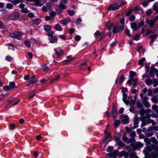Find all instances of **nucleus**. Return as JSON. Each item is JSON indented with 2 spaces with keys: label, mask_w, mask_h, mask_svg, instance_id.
Instances as JSON below:
<instances>
[{
  "label": "nucleus",
  "mask_w": 158,
  "mask_h": 158,
  "mask_svg": "<svg viewBox=\"0 0 158 158\" xmlns=\"http://www.w3.org/2000/svg\"><path fill=\"white\" fill-rule=\"evenodd\" d=\"M142 111H143L144 113H150L151 112V110L150 109H148L146 110H143Z\"/></svg>",
  "instance_id": "56"
},
{
  "label": "nucleus",
  "mask_w": 158,
  "mask_h": 158,
  "mask_svg": "<svg viewBox=\"0 0 158 158\" xmlns=\"http://www.w3.org/2000/svg\"><path fill=\"white\" fill-rule=\"evenodd\" d=\"M23 35V33L19 31H15L13 34H11L10 35L11 37L19 40L21 39V37Z\"/></svg>",
  "instance_id": "2"
},
{
  "label": "nucleus",
  "mask_w": 158,
  "mask_h": 158,
  "mask_svg": "<svg viewBox=\"0 0 158 158\" xmlns=\"http://www.w3.org/2000/svg\"><path fill=\"white\" fill-rule=\"evenodd\" d=\"M148 97L147 96H145L144 97H143L142 98V100L143 102H146L148 100Z\"/></svg>",
  "instance_id": "50"
},
{
  "label": "nucleus",
  "mask_w": 158,
  "mask_h": 158,
  "mask_svg": "<svg viewBox=\"0 0 158 158\" xmlns=\"http://www.w3.org/2000/svg\"><path fill=\"white\" fill-rule=\"evenodd\" d=\"M125 35H127L129 37H130V36H131V35L130 34V32L129 30L127 29H126V31H125Z\"/></svg>",
  "instance_id": "30"
},
{
  "label": "nucleus",
  "mask_w": 158,
  "mask_h": 158,
  "mask_svg": "<svg viewBox=\"0 0 158 158\" xmlns=\"http://www.w3.org/2000/svg\"><path fill=\"white\" fill-rule=\"evenodd\" d=\"M157 37V35H152L150 36L149 38L152 39V40L150 42L151 45L153 42L156 39Z\"/></svg>",
  "instance_id": "13"
},
{
  "label": "nucleus",
  "mask_w": 158,
  "mask_h": 158,
  "mask_svg": "<svg viewBox=\"0 0 158 158\" xmlns=\"http://www.w3.org/2000/svg\"><path fill=\"white\" fill-rule=\"evenodd\" d=\"M120 123V121L119 120H115L114 123V125L115 127H117L119 125Z\"/></svg>",
  "instance_id": "31"
},
{
  "label": "nucleus",
  "mask_w": 158,
  "mask_h": 158,
  "mask_svg": "<svg viewBox=\"0 0 158 158\" xmlns=\"http://www.w3.org/2000/svg\"><path fill=\"white\" fill-rule=\"evenodd\" d=\"M122 139L123 140L126 142H127L128 143V139L124 135Z\"/></svg>",
  "instance_id": "45"
},
{
  "label": "nucleus",
  "mask_w": 158,
  "mask_h": 158,
  "mask_svg": "<svg viewBox=\"0 0 158 158\" xmlns=\"http://www.w3.org/2000/svg\"><path fill=\"white\" fill-rule=\"evenodd\" d=\"M19 14L18 13H15L9 15L8 17L11 20H15L17 19L19 17Z\"/></svg>",
  "instance_id": "5"
},
{
  "label": "nucleus",
  "mask_w": 158,
  "mask_h": 158,
  "mask_svg": "<svg viewBox=\"0 0 158 158\" xmlns=\"http://www.w3.org/2000/svg\"><path fill=\"white\" fill-rule=\"evenodd\" d=\"M152 83H153V86L154 87L157 86L158 85L157 80L156 79L153 78L152 79Z\"/></svg>",
  "instance_id": "21"
},
{
  "label": "nucleus",
  "mask_w": 158,
  "mask_h": 158,
  "mask_svg": "<svg viewBox=\"0 0 158 158\" xmlns=\"http://www.w3.org/2000/svg\"><path fill=\"white\" fill-rule=\"evenodd\" d=\"M21 11L24 13H27L29 12L27 10L26 8H24L21 10Z\"/></svg>",
  "instance_id": "40"
},
{
  "label": "nucleus",
  "mask_w": 158,
  "mask_h": 158,
  "mask_svg": "<svg viewBox=\"0 0 158 158\" xmlns=\"http://www.w3.org/2000/svg\"><path fill=\"white\" fill-rule=\"evenodd\" d=\"M27 55L29 56L30 59H31L33 57V55L31 52H28L27 53Z\"/></svg>",
  "instance_id": "59"
},
{
  "label": "nucleus",
  "mask_w": 158,
  "mask_h": 158,
  "mask_svg": "<svg viewBox=\"0 0 158 158\" xmlns=\"http://www.w3.org/2000/svg\"><path fill=\"white\" fill-rule=\"evenodd\" d=\"M152 80L148 79L145 80L146 84L148 86L151 85L152 83Z\"/></svg>",
  "instance_id": "16"
},
{
  "label": "nucleus",
  "mask_w": 158,
  "mask_h": 158,
  "mask_svg": "<svg viewBox=\"0 0 158 158\" xmlns=\"http://www.w3.org/2000/svg\"><path fill=\"white\" fill-rule=\"evenodd\" d=\"M145 59L143 57L140 60H139V61L138 64L139 65H140L141 66H143V62L145 61Z\"/></svg>",
  "instance_id": "18"
},
{
  "label": "nucleus",
  "mask_w": 158,
  "mask_h": 158,
  "mask_svg": "<svg viewBox=\"0 0 158 158\" xmlns=\"http://www.w3.org/2000/svg\"><path fill=\"white\" fill-rule=\"evenodd\" d=\"M57 1V0H49V4L50 5L52 4V5H54V4H53L54 2H56Z\"/></svg>",
  "instance_id": "41"
},
{
  "label": "nucleus",
  "mask_w": 158,
  "mask_h": 158,
  "mask_svg": "<svg viewBox=\"0 0 158 158\" xmlns=\"http://www.w3.org/2000/svg\"><path fill=\"white\" fill-rule=\"evenodd\" d=\"M140 35L136 34L133 37L134 40H138L140 39Z\"/></svg>",
  "instance_id": "27"
},
{
  "label": "nucleus",
  "mask_w": 158,
  "mask_h": 158,
  "mask_svg": "<svg viewBox=\"0 0 158 158\" xmlns=\"http://www.w3.org/2000/svg\"><path fill=\"white\" fill-rule=\"evenodd\" d=\"M135 17L134 15H131L129 18V20L131 21H132L135 20Z\"/></svg>",
  "instance_id": "49"
},
{
  "label": "nucleus",
  "mask_w": 158,
  "mask_h": 158,
  "mask_svg": "<svg viewBox=\"0 0 158 158\" xmlns=\"http://www.w3.org/2000/svg\"><path fill=\"white\" fill-rule=\"evenodd\" d=\"M25 45L28 48H29L31 46V42L30 40H26L24 41Z\"/></svg>",
  "instance_id": "23"
},
{
  "label": "nucleus",
  "mask_w": 158,
  "mask_h": 158,
  "mask_svg": "<svg viewBox=\"0 0 158 158\" xmlns=\"http://www.w3.org/2000/svg\"><path fill=\"white\" fill-rule=\"evenodd\" d=\"M124 79V77L122 75L121 76L119 79V84H121L123 81Z\"/></svg>",
  "instance_id": "42"
},
{
  "label": "nucleus",
  "mask_w": 158,
  "mask_h": 158,
  "mask_svg": "<svg viewBox=\"0 0 158 158\" xmlns=\"http://www.w3.org/2000/svg\"><path fill=\"white\" fill-rule=\"evenodd\" d=\"M152 101L154 103H157L158 102V99L156 96H155L151 99Z\"/></svg>",
  "instance_id": "22"
},
{
  "label": "nucleus",
  "mask_w": 158,
  "mask_h": 158,
  "mask_svg": "<svg viewBox=\"0 0 158 158\" xmlns=\"http://www.w3.org/2000/svg\"><path fill=\"white\" fill-rule=\"evenodd\" d=\"M153 9L156 12L158 13V5H154L153 6Z\"/></svg>",
  "instance_id": "28"
},
{
  "label": "nucleus",
  "mask_w": 158,
  "mask_h": 158,
  "mask_svg": "<svg viewBox=\"0 0 158 158\" xmlns=\"http://www.w3.org/2000/svg\"><path fill=\"white\" fill-rule=\"evenodd\" d=\"M68 14L71 15H73L74 13V12L73 10H67Z\"/></svg>",
  "instance_id": "47"
},
{
  "label": "nucleus",
  "mask_w": 158,
  "mask_h": 158,
  "mask_svg": "<svg viewBox=\"0 0 158 158\" xmlns=\"http://www.w3.org/2000/svg\"><path fill=\"white\" fill-rule=\"evenodd\" d=\"M122 92L124 93L127 91V88L123 87L122 88Z\"/></svg>",
  "instance_id": "62"
},
{
  "label": "nucleus",
  "mask_w": 158,
  "mask_h": 158,
  "mask_svg": "<svg viewBox=\"0 0 158 158\" xmlns=\"http://www.w3.org/2000/svg\"><path fill=\"white\" fill-rule=\"evenodd\" d=\"M33 2H35V5L37 6H42L43 5L41 3V0H33Z\"/></svg>",
  "instance_id": "12"
},
{
  "label": "nucleus",
  "mask_w": 158,
  "mask_h": 158,
  "mask_svg": "<svg viewBox=\"0 0 158 158\" xmlns=\"http://www.w3.org/2000/svg\"><path fill=\"white\" fill-rule=\"evenodd\" d=\"M146 22L148 24L150 27L151 28H153L155 26V21H154L153 20L147 19L146 20Z\"/></svg>",
  "instance_id": "8"
},
{
  "label": "nucleus",
  "mask_w": 158,
  "mask_h": 158,
  "mask_svg": "<svg viewBox=\"0 0 158 158\" xmlns=\"http://www.w3.org/2000/svg\"><path fill=\"white\" fill-rule=\"evenodd\" d=\"M152 12V11L151 9H149L146 12V15L149 16Z\"/></svg>",
  "instance_id": "35"
},
{
  "label": "nucleus",
  "mask_w": 158,
  "mask_h": 158,
  "mask_svg": "<svg viewBox=\"0 0 158 158\" xmlns=\"http://www.w3.org/2000/svg\"><path fill=\"white\" fill-rule=\"evenodd\" d=\"M113 150V148L112 146H110L107 149V151L108 152H111Z\"/></svg>",
  "instance_id": "48"
},
{
  "label": "nucleus",
  "mask_w": 158,
  "mask_h": 158,
  "mask_svg": "<svg viewBox=\"0 0 158 158\" xmlns=\"http://www.w3.org/2000/svg\"><path fill=\"white\" fill-rule=\"evenodd\" d=\"M35 92H32L31 93L30 95H29V98H33V97H34L35 95Z\"/></svg>",
  "instance_id": "43"
},
{
  "label": "nucleus",
  "mask_w": 158,
  "mask_h": 158,
  "mask_svg": "<svg viewBox=\"0 0 158 158\" xmlns=\"http://www.w3.org/2000/svg\"><path fill=\"white\" fill-rule=\"evenodd\" d=\"M120 6L116 5V3H114L110 5L108 8L109 10H112L113 11L118 10Z\"/></svg>",
  "instance_id": "4"
},
{
  "label": "nucleus",
  "mask_w": 158,
  "mask_h": 158,
  "mask_svg": "<svg viewBox=\"0 0 158 158\" xmlns=\"http://www.w3.org/2000/svg\"><path fill=\"white\" fill-rule=\"evenodd\" d=\"M48 32V35L49 36L52 37L53 34V32L51 30H50Z\"/></svg>",
  "instance_id": "51"
},
{
  "label": "nucleus",
  "mask_w": 158,
  "mask_h": 158,
  "mask_svg": "<svg viewBox=\"0 0 158 158\" xmlns=\"http://www.w3.org/2000/svg\"><path fill=\"white\" fill-rule=\"evenodd\" d=\"M128 117L126 115H123L122 116V121L125 124H127L128 123Z\"/></svg>",
  "instance_id": "7"
},
{
  "label": "nucleus",
  "mask_w": 158,
  "mask_h": 158,
  "mask_svg": "<svg viewBox=\"0 0 158 158\" xmlns=\"http://www.w3.org/2000/svg\"><path fill=\"white\" fill-rule=\"evenodd\" d=\"M42 10L43 11L46 12L47 11V9L45 6H43L42 7Z\"/></svg>",
  "instance_id": "64"
},
{
  "label": "nucleus",
  "mask_w": 158,
  "mask_h": 158,
  "mask_svg": "<svg viewBox=\"0 0 158 158\" xmlns=\"http://www.w3.org/2000/svg\"><path fill=\"white\" fill-rule=\"evenodd\" d=\"M70 21L69 18H67L62 20L61 21V23L64 26L66 25Z\"/></svg>",
  "instance_id": "11"
},
{
  "label": "nucleus",
  "mask_w": 158,
  "mask_h": 158,
  "mask_svg": "<svg viewBox=\"0 0 158 158\" xmlns=\"http://www.w3.org/2000/svg\"><path fill=\"white\" fill-rule=\"evenodd\" d=\"M33 23L36 25H38L40 22V20L39 19H35L33 21Z\"/></svg>",
  "instance_id": "29"
},
{
  "label": "nucleus",
  "mask_w": 158,
  "mask_h": 158,
  "mask_svg": "<svg viewBox=\"0 0 158 158\" xmlns=\"http://www.w3.org/2000/svg\"><path fill=\"white\" fill-rule=\"evenodd\" d=\"M57 37L56 36H54L52 37L50 39V42L51 43L56 42L57 41Z\"/></svg>",
  "instance_id": "17"
},
{
  "label": "nucleus",
  "mask_w": 158,
  "mask_h": 158,
  "mask_svg": "<svg viewBox=\"0 0 158 158\" xmlns=\"http://www.w3.org/2000/svg\"><path fill=\"white\" fill-rule=\"evenodd\" d=\"M35 76L33 75L32 77L30 78L29 80L30 84H33L37 82V80L35 79Z\"/></svg>",
  "instance_id": "10"
},
{
  "label": "nucleus",
  "mask_w": 158,
  "mask_h": 158,
  "mask_svg": "<svg viewBox=\"0 0 158 158\" xmlns=\"http://www.w3.org/2000/svg\"><path fill=\"white\" fill-rule=\"evenodd\" d=\"M81 21L82 20L80 18H78L76 21V23L77 24H80Z\"/></svg>",
  "instance_id": "61"
},
{
  "label": "nucleus",
  "mask_w": 158,
  "mask_h": 158,
  "mask_svg": "<svg viewBox=\"0 0 158 158\" xmlns=\"http://www.w3.org/2000/svg\"><path fill=\"white\" fill-rule=\"evenodd\" d=\"M3 89L5 91H7L8 90H11V89L9 86H6L3 87Z\"/></svg>",
  "instance_id": "37"
},
{
  "label": "nucleus",
  "mask_w": 158,
  "mask_h": 158,
  "mask_svg": "<svg viewBox=\"0 0 158 158\" xmlns=\"http://www.w3.org/2000/svg\"><path fill=\"white\" fill-rule=\"evenodd\" d=\"M44 28L45 31L48 32L51 30V27L49 25H45L44 26Z\"/></svg>",
  "instance_id": "15"
},
{
  "label": "nucleus",
  "mask_w": 158,
  "mask_h": 158,
  "mask_svg": "<svg viewBox=\"0 0 158 158\" xmlns=\"http://www.w3.org/2000/svg\"><path fill=\"white\" fill-rule=\"evenodd\" d=\"M130 77L131 78H132L133 77L136 75L135 72L133 71H130Z\"/></svg>",
  "instance_id": "33"
},
{
  "label": "nucleus",
  "mask_w": 158,
  "mask_h": 158,
  "mask_svg": "<svg viewBox=\"0 0 158 158\" xmlns=\"http://www.w3.org/2000/svg\"><path fill=\"white\" fill-rule=\"evenodd\" d=\"M56 14L55 11H52L51 12L50 14V15L51 16L53 17H54L55 16Z\"/></svg>",
  "instance_id": "52"
},
{
  "label": "nucleus",
  "mask_w": 158,
  "mask_h": 158,
  "mask_svg": "<svg viewBox=\"0 0 158 158\" xmlns=\"http://www.w3.org/2000/svg\"><path fill=\"white\" fill-rule=\"evenodd\" d=\"M152 90L151 89H149L148 90V96L152 95Z\"/></svg>",
  "instance_id": "55"
},
{
  "label": "nucleus",
  "mask_w": 158,
  "mask_h": 158,
  "mask_svg": "<svg viewBox=\"0 0 158 158\" xmlns=\"http://www.w3.org/2000/svg\"><path fill=\"white\" fill-rule=\"evenodd\" d=\"M9 85L10 86V87L11 89L15 87V83L13 82H10Z\"/></svg>",
  "instance_id": "25"
},
{
  "label": "nucleus",
  "mask_w": 158,
  "mask_h": 158,
  "mask_svg": "<svg viewBox=\"0 0 158 158\" xmlns=\"http://www.w3.org/2000/svg\"><path fill=\"white\" fill-rule=\"evenodd\" d=\"M6 59L7 61H10L11 60L12 58L10 56H7L6 57Z\"/></svg>",
  "instance_id": "57"
},
{
  "label": "nucleus",
  "mask_w": 158,
  "mask_h": 158,
  "mask_svg": "<svg viewBox=\"0 0 158 158\" xmlns=\"http://www.w3.org/2000/svg\"><path fill=\"white\" fill-rule=\"evenodd\" d=\"M75 39L77 41H79L81 39V37L78 35H77L75 37Z\"/></svg>",
  "instance_id": "63"
},
{
  "label": "nucleus",
  "mask_w": 158,
  "mask_h": 158,
  "mask_svg": "<svg viewBox=\"0 0 158 158\" xmlns=\"http://www.w3.org/2000/svg\"><path fill=\"white\" fill-rule=\"evenodd\" d=\"M132 9L131 8H129L126 12V15L129 16L132 13Z\"/></svg>",
  "instance_id": "24"
},
{
  "label": "nucleus",
  "mask_w": 158,
  "mask_h": 158,
  "mask_svg": "<svg viewBox=\"0 0 158 158\" xmlns=\"http://www.w3.org/2000/svg\"><path fill=\"white\" fill-rule=\"evenodd\" d=\"M127 96V94H123V101L125 103H126V102H125V100H126V99Z\"/></svg>",
  "instance_id": "44"
},
{
  "label": "nucleus",
  "mask_w": 158,
  "mask_h": 158,
  "mask_svg": "<svg viewBox=\"0 0 158 158\" xmlns=\"http://www.w3.org/2000/svg\"><path fill=\"white\" fill-rule=\"evenodd\" d=\"M125 20L124 18L121 19L120 21V23L121 24V25L120 24V26H123V29L124 28V24Z\"/></svg>",
  "instance_id": "39"
},
{
  "label": "nucleus",
  "mask_w": 158,
  "mask_h": 158,
  "mask_svg": "<svg viewBox=\"0 0 158 158\" xmlns=\"http://www.w3.org/2000/svg\"><path fill=\"white\" fill-rule=\"evenodd\" d=\"M148 3L147 1H144L143 3V5L144 7H146L148 6Z\"/></svg>",
  "instance_id": "58"
},
{
  "label": "nucleus",
  "mask_w": 158,
  "mask_h": 158,
  "mask_svg": "<svg viewBox=\"0 0 158 158\" xmlns=\"http://www.w3.org/2000/svg\"><path fill=\"white\" fill-rule=\"evenodd\" d=\"M56 55L58 56H62L63 55V53L61 50L59 48H58L54 49Z\"/></svg>",
  "instance_id": "9"
},
{
  "label": "nucleus",
  "mask_w": 158,
  "mask_h": 158,
  "mask_svg": "<svg viewBox=\"0 0 158 158\" xmlns=\"http://www.w3.org/2000/svg\"><path fill=\"white\" fill-rule=\"evenodd\" d=\"M152 32V30L150 29H148L147 30V31H146V35L150 34Z\"/></svg>",
  "instance_id": "60"
},
{
  "label": "nucleus",
  "mask_w": 158,
  "mask_h": 158,
  "mask_svg": "<svg viewBox=\"0 0 158 158\" xmlns=\"http://www.w3.org/2000/svg\"><path fill=\"white\" fill-rule=\"evenodd\" d=\"M54 29L56 30L60 31L62 30V28L59 24H57L54 26Z\"/></svg>",
  "instance_id": "14"
},
{
  "label": "nucleus",
  "mask_w": 158,
  "mask_h": 158,
  "mask_svg": "<svg viewBox=\"0 0 158 158\" xmlns=\"http://www.w3.org/2000/svg\"><path fill=\"white\" fill-rule=\"evenodd\" d=\"M136 135L135 132V131L131 132L130 134L129 135L132 137H134Z\"/></svg>",
  "instance_id": "46"
},
{
  "label": "nucleus",
  "mask_w": 158,
  "mask_h": 158,
  "mask_svg": "<svg viewBox=\"0 0 158 158\" xmlns=\"http://www.w3.org/2000/svg\"><path fill=\"white\" fill-rule=\"evenodd\" d=\"M123 29V26H120V24L118 23L114 27L113 29L112 32L113 33L115 34L119 32L121 30Z\"/></svg>",
  "instance_id": "1"
},
{
  "label": "nucleus",
  "mask_w": 158,
  "mask_h": 158,
  "mask_svg": "<svg viewBox=\"0 0 158 158\" xmlns=\"http://www.w3.org/2000/svg\"><path fill=\"white\" fill-rule=\"evenodd\" d=\"M144 24V22L143 21H141L139 24V26H138L139 28L141 27H142Z\"/></svg>",
  "instance_id": "53"
},
{
  "label": "nucleus",
  "mask_w": 158,
  "mask_h": 158,
  "mask_svg": "<svg viewBox=\"0 0 158 158\" xmlns=\"http://www.w3.org/2000/svg\"><path fill=\"white\" fill-rule=\"evenodd\" d=\"M143 102L144 106L147 107H150L151 106L149 105V103L147 101L146 102Z\"/></svg>",
  "instance_id": "36"
},
{
  "label": "nucleus",
  "mask_w": 158,
  "mask_h": 158,
  "mask_svg": "<svg viewBox=\"0 0 158 158\" xmlns=\"http://www.w3.org/2000/svg\"><path fill=\"white\" fill-rule=\"evenodd\" d=\"M67 3V1L66 0H62L58 6V8L57 9V10H59L58 9H59V10H62L64 9L66 7L65 5Z\"/></svg>",
  "instance_id": "3"
},
{
  "label": "nucleus",
  "mask_w": 158,
  "mask_h": 158,
  "mask_svg": "<svg viewBox=\"0 0 158 158\" xmlns=\"http://www.w3.org/2000/svg\"><path fill=\"white\" fill-rule=\"evenodd\" d=\"M36 139L37 140H40L42 137L40 135H38L36 136Z\"/></svg>",
  "instance_id": "54"
},
{
  "label": "nucleus",
  "mask_w": 158,
  "mask_h": 158,
  "mask_svg": "<svg viewBox=\"0 0 158 158\" xmlns=\"http://www.w3.org/2000/svg\"><path fill=\"white\" fill-rule=\"evenodd\" d=\"M118 145L120 147L122 148L125 146L124 143L122 141H119L118 143Z\"/></svg>",
  "instance_id": "26"
},
{
  "label": "nucleus",
  "mask_w": 158,
  "mask_h": 158,
  "mask_svg": "<svg viewBox=\"0 0 158 158\" xmlns=\"http://www.w3.org/2000/svg\"><path fill=\"white\" fill-rule=\"evenodd\" d=\"M66 58L68 59H69L68 60H65V62H69L70 61L72 60H73L74 59V57H72L71 55H69L66 57Z\"/></svg>",
  "instance_id": "19"
},
{
  "label": "nucleus",
  "mask_w": 158,
  "mask_h": 158,
  "mask_svg": "<svg viewBox=\"0 0 158 158\" xmlns=\"http://www.w3.org/2000/svg\"><path fill=\"white\" fill-rule=\"evenodd\" d=\"M102 33L100 32L99 31H97L94 34L95 36L97 37L98 38L99 36H100Z\"/></svg>",
  "instance_id": "34"
},
{
  "label": "nucleus",
  "mask_w": 158,
  "mask_h": 158,
  "mask_svg": "<svg viewBox=\"0 0 158 158\" xmlns=\"http://www.w3.org/2000/svg\"><path fill=\"white\" fill-rule=\"evenodd\" d=\"M87 64L86 63V62H85L80 65L81 68L83 69H85L87 66Z\"/></svg>",
  "instance_id": "32"
},
{
  "label": "nucleus",
  "mask_w": 158,
  "mask_h": 158,
  "mask_svg": "<svg viewBox=\"0 0 158 158\" xmlns=\"http://www.w3.org/2000/svg\"><path fill=\"white\" fill-rule=\"evenodd\" d=\"M131 26L133 31H137L139 29V27L138 26L137 24L135 22L131 23Z\"/></svg>",
  "instance_id": "6"
},
{
  "label": "nucleus",
  "mask_w": 158,
  "mask_h": 158,
  "mask_svg": "<svg viewBox=\"0 0 158 158\" xmlns=\"http://www.w3.org/2000/svg\"><path fill=\"white\" fill-rule=\"evenodd\" d=\"M13 5L10 3H8L7 4L6 6V7L9 9H11L12 8Z\"/></svg>",
  "instance_id": "38"
},
{
  "label": "nucleus",
  "mask_w": 158,
  "mask_h": 158,
  "mask_svg": "<svg viewBox=\"0 0 158 158\" xmlns=\"http://www.w3.org/2000/svg\"><path fill=\"white\" fill-rule=\"evenodd\" d=\"M42 67L43 70L45 72H47L49 70L48 67L47 66L45 65H42Z\"/></svg>",
  "instance_id": "20"
}]
</instances>
